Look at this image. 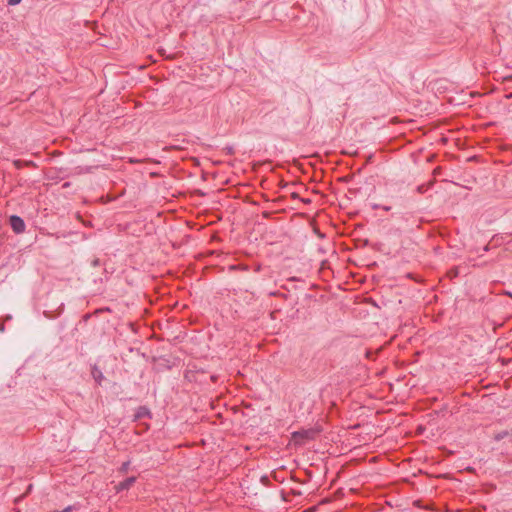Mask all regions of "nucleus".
<instances>
[{
	"mask_svg": "<svg viewBox=\"0 0 512 512\" xmlns=\"http://www.w3.org/2000/svg\"><path fill=\"white\" fill-rule=\"evenodd\" d=\"M135 416H136V418H142L145 416L150 417V412L146 407H139Z\"/></svg>",
	"mask_w": 512,
	"mask_h": 512,
	"instance_id": "obj_6",
	"label": "nucleus"
},
{
	"mask_svg": "<svg viewBox=\"0 0 512 512\" xmlns=\"http://www.w3.org/2000/svg\"><path fill=\"white\" fill-rule=\"evenodd\" d=\"M381 349H378L376 351H372L371 349L366 350V357L368 359H374L375 355L380 351Z\"/></svg>",
	"mask_w": 512,
	"mask_h": 512,
	"instance_id": "obj_8",
	"label": "nucleus"
},
{
	"mask_svg": "<svg viewBox=\"0 0 512 512\" xmlns=\"http://www.w3.org/2000/svg\"><path fill=\"white\" fill-rule=\"evenodd\" d=\"M457 275H458V270H457V268H455V269H451V270L448 272V276H449L450 278L457 277Z\"/></svg>",
	"mask_w": 512,
	"mask_h": 512,
	"instance_id": "obj_12",
	"label": "nucleus"
},
{
	"mask_svg": "<svg viewBox=\"0 0 512 512\" xmlns=\"http://www.w3.org/2000/svg\"><path fill=\"white\" fill-rule=\"evenodd\" d=\"M129 465H130V462L127 461V462H124L121 467H120V472L122 473H126L129 469Z\"/></svg>",
	"mask_w": 512,
	"mask_h": 512,
	"instance_id": "obj_11",
	"label": "nucleus"
},
{
	"mask_svg": "<svg viewBox=\"0 0 512 512\" xmlns=\"http://www.w3.org/2000/svg\"><path fill=\"white\" fill-rule=\"evenodd\" d=\"M91 374L94 378V380L97 382V383H100L101 381L104 380V376H103V373L101 371V369H99L97 366H93L92 369H91Z\"/></svg>",
	"mask_w": 512,
	"mask_h": 512,
	"instance_id": "obj_4",
	"label": "nucleus"
},
{
	"mask_svg": "<svg viewBox=\"0 0 512 512\" xmlns=\"http://www.w3.org/2000/svg\"><path fill=\"white\" fill-rule=\"evenodd\" d=\"M11 319V316H6L5 318L3 319H0V332L3 333L5 331V325H4V321L5 320H10Z\"/></svg>",
	"mask_w": 512,
	"mask_h": 512,
	"instance_id": "obj_10",
	"label": "nucleus"
},
{
	"mask_svg": "<svg viewBox=\"0 0 512 512\" xmlns=\"http://www.w3.org/2000/svg\"><path fill=\"white\" fill-rule=\"evenodd\" d=\"M93 265H94V266H98V265H99V260H98V259L94 260V261H93Z\"/></svg>",
	"mask_w": 512,
	"mask_h": 512,
	"instance_id": "obj_16",
	"label": "nucleus"
},
{
	"mask_svg": "<svg viewBox=\"0 0 512 512\" xmlns=\"http://www.w3.org/2000/svg\"><path fill=\"white\" fill-rule=\"evenodd\" d=\"M307 435H308V432H304V433H302V432H295V433H293V439H294L295 442H299V440H298L299 438H302V437L307 436Z\"/></svg>",
	"mask_w": 512,
	"mask_h": 512,
	"instance_id": "obj_9",
	"label": "nucleus"
},
{
	"mask_svg": "<svg viewBox=\"0 0 512 512\" xmlns=\"http://www.w3.org/2000/svg\"><path fill=\"white\" fill-rule=\"evenodd\" d=\"M435 183V180H430L428 183L426 184H421L417 187V192L419 194H423L425 192H427Z\"/></svg>",
	"mask_w": 512,
	"mask_h": 512,
	"instance_id": "obj_5",
	"label": "nucleus"
},
{
	"mask_svg": "<svg viewBox=\"0 0 512 512\" xmlns=\"http://www.w3.org/2000/svg\"><path fill=\"white\" fill-rule=\"evenodd\" d=\"M260 269H261V266H260V265H257V266L255 267V271H256V272H259V271H260Z\"/></svg>",
	"mask_w": 512,
	"mask_h": 512,
	"instance_id": "obj_18",
	"label": "nucleus"
},
{
	"mask_svg": "<svg viewBox=\"0 0 512 512\" xmlns=\"http://www.w3.org/2000/svg\"><path fill=\"white\" fill-rule=\"evenodd\" d=\"M136 162H138V161L137 160H132V159L130 160V163H136Z\"/></svg>",
	"mask_w": 512,
	"mask_h": 512,
	"instance_id": "obj_22",
	"label": "nucleus"
},
{
	"mask_svg": "<svg viewBox=\"0 0 512 512\" xmlns=\"http://www.w3.org/2000/svg\"><path fill=\"white\" fill-rule=\"evenodd\" d=\"M441 173V168L440 167H436L434 170H433V175L434 176H437Z\"/></svg>",
	"mask_w": 512,
	"mask_h": 512,
	"instance_id": "obj_14",
	"label": "nucleus"
},
{
	"mask_svg": "<svg viewBox=\"0 0 512 512\" xmlns=\"http://www.w3.org/2000/svg\"><path fill=\"white\" fill-rule=\"evenodd\" d=\"M15 164L17 165V167H20V161H15Z\"/></svg>",
	"mask_w": 512,
	"mask_h": 512,
	"instance_id": "obj_21",
	"label": "nucleus"
},
{
	"mask_svg": "<svg viewBox=\"0 0 512 512\" xmlns=\"http://www.w3.org/2000/svg\"><path fill=\"white\" fill-rule=\"evenodd\" d=\"M210 380H211V381H213V382H215V381L217 380V378H216L214 375H211V376H210Z\"/></svg>",
	"mask_w": 512,
	"mask_h": 512,
	"instance_id": "obj_17",
	"label": "nucleus"
},
{
	"mask_svg": "<svg viewBox=\"0 0 512 512\" xmlns=\"http://www.w3.org/2000/svg\"><path fill=\"white\" fill-rule=\"evenodd\" d=\"M9 223L15 233L20 234L25 231V223L21 217L12 215L9 219Z\"/></svg>",
	"mask_w": 512,
	"mask_h": 512,
	"instance_id": "obj_1",
	"label": "nucleus"
},
{
	"mask_svg": "<svg viewBox=\"0 0 512 512\" xmlns=\"http://www.w3.org/2000/svg\"><path fill=\"white\" fill-rule=\"evenodd\" d=\"M136 482V477H129L124 481L118 483L116 486L117 492L129 489Z\"/></svg>",
	"mask_w": 512,
	"mask_h": 512,
	"instance_id": "obj_3",
	"label": "nucleus"
},
{
	"mask_svg": "<svg viewBox=\"0 0 512 512\" xmlns=\"http://www.w3.org/2000/svg\"><path fill=\"white\" fill-rule=\"evenodd\" d=\"M187 381L189 382H195V383H199V384H202L204 382H206V373L205 372H188L186 375H185Z\"/></svg>",
	"mask_w": 512,
	"mask_h": 512,
	"instance_id": "obj_2",
	"label": "nucleus"
},
{
	"mask_svg": "<svg viewBox=\"0 0 512 512\" xmlns=\"http://www.w3.org/2000/svg\"><path fill=\"white\" fill-rule=\"evenodd\" d=\"M21 2V0H8L9 5H17Z\"/></svg>",
	"mask_w": 512,
	"mask_h": 512,
	"instance_id": "obj_13",
	"label": "nucleus"
},
{
	"mask_svg": "<svg viewBox=\"0 0 512 512\" xmlns=\"http://www.w3.org/2000/svg\"><path fill=\"white\" fill-rule=\"evenodd\" d=\"M509 81H512V75H508L503 78V82H509Z\"/></svg>",
	"mask_w": 512,
	"mask_h": 512,
	"instance_id": "obj_15",
	"label": "nucleus"
},
{
	"mask_svg": "<svg viewBox=\"0 0 512 512\" xmlns=\"http://www.w3.org/2000/svg\"><path fill=\"white\" fill-rule=\"evenodd\" d=\"M228 153H229V154H232V153H233L232 148H229V149H228Z\"/></svg>",
	"mask_w": 512,
	"mask_h": 512,
	"instance_id": "obj_20",
	"label": "nucleus"
},
{
	"mask_svg": "<svg viewBox=\"0 0 512 512\" xmlns=\"http://www.w3.org/2000/svg\"><path fill=\"white\" fill-rule=\"evenodd\" d=\"M505 295L509 296L510 298H512V293L511 292H505Z\"/></svg>",
	"mask_w": 512,
	"mask_h": 512,
	"instance_id": "obj_19",
	"label": "nucleus"
},
{
	"mask_svg": "<svg viewBox=\"0 0 512 512\" xmlns=\"http://www.w3.org/2000/svg\"><path fill=\"white\" fill-rule=\"evenodd\" d=\"M229 269L231 271L233 270H241V271H248L249 270V267L247 265H243V264H240V265H231L229 267Z\"/></svg>",
	"mask_w": 512,
	"mask_h": 512,
	"instance_id": "obj_7",
	"label": "nucleus"
}]
</instances>
